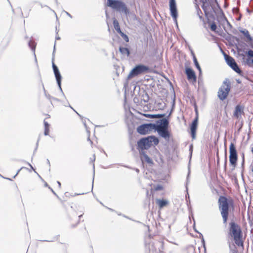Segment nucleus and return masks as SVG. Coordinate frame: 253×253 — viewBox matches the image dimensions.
Returning <instances> with one entry per match:
<instances>
[{
	"label": "nucleus",
	"mask_w": 253,
	"mask_h": 253,
	"mask_svg": "<svg viewBox=\"0 0 253 253\" xmlns=\"http://www.w3.org/2000/svg\"><path fill=\"white\" fill-rule=\"evenodd\" d=\"M171 115V112L168 115L169 118ZM169 120L168 118L160 119L156 121V126L155 130L158 134L166 140H169L170 136L169 131Z\"/></svg>",
	"instance_id": "1"
},
{
	"label": "nucleus",
	"mask_w": 253,
	"mask_h": 253,
	"mask_svg": "<svg viewBox=\"0 0 253 253\" xmlns=\"http://www.w3.org/2000/svg\"><path fill=\"white\" fill-rule=\"evenodd\" d=\"M218 203L220 213L223 218V222L225 224L227 222L229 215V208L230 205L233 204V202L232 200H228L226 197L221 196L218 199Z\"/></svg>",
	"instance_id": "2"
},
{
	"label": "nucleus",
	"mask_w": 253,
	"mask_h": 253,
	"mask_svg": "<svg viewBox=\"0 0 253 253\" xmlns=\"http://www.w3.org/2000/svg\"><path fill=\"white\" fill-rule=\"evenodd\" d=\"M152 142L155 145H157L159 143V139L154 135L148 136L146 137L141 138L137 141V149L140 151H144L147 150L152 145Z\"/></svg>",
	"instance_id": "3"
},
{
	"label": "nucleus",
	"mask_w": 253,
	"mask_h": 253,
	"mask_svg": "<svg viewBox=\"0 0 253 253\" xmlns=\"http://www.w3.org/2000/svg\"><path fill=\"white\" fill-rule=\"evenodd\" d=\"M229 226V234L233 237L235 243L239 246H242V233L240 226L234 221H231Z\"/></svg>",
	"instance_id": "4"
},
{
	"label": "nucleus",
	"mask_w": 253,
	"mask_h": 253,
	"mask_svg": "<svg viewBox=\"0 0 253 253\" xmlns=\"http://www.w3.org/2000/svg\"><path fill=\"white\" fill-rule=\"evenodd\" d=\"M107 5L120 12H123L126 14L128 13V9L125 3L120 0H107Z\"/></svg>",
	"instance_id": "5"
},
{
	"label": "nucleus",
	"mask_w": 253,
	"mask_h": 253,
	"mask_svg": "<svg viewBox=\"0 0 253 253\" xmlns=\"http://www.w3.org/2000/svg\"><path fill=\"white\" fill-rule=\"evenodd\" d=\"M231 89V83L228 79H226L223 82L222 84L219 87L217 92V96L220 100H225Z\"/></svg>",
	"instance_id": "6"
},
{
	"label": "nucleus",
	"mask_w": 253,
	"mask_h": 253,
	"mask_svg": "<svg viewBox=\"0 0 253 253\" xmlns=\"http://www.w3.org/2000/svg\"><path fill=\"white\" fill-rule=\"evenodd\" d=\"M150 68L145 65L139 64L136 65L130 71L127 79H130L139 75L150 72Z\"/></svg>",
	"instance_id": "7"
},
{
	"label": "nucleus",
	"mask_w": 253,
	"mask_h": 253,
	"mask_svg": "<svg viewBox=\"0 0 253 253\" xmlns=\"http://www.w3.org/2000/svg\"><path fill=\"white\" fill-rule=\"evenodd\" d=\"M55 44H56V41L54 42V48H53V51L52 53V67L53 69V71L54 72V74L57 82V85L59 87V88L60 90V91L62 92L63 95L65 96V95L64 94V92L62 90V89L61 88V81H62V76L60 74V71L58 69V68L57 66L54 64V57H55Z\"/></svg>",
	"instance_id": "8"
},
{
	"label": "nucleus",
	"mask_w": 253,
	"mask_h": 253,
	"mask_svg": "<svg viewBox=\"0 0 253 253\" xmlns=\"http://www.w3.org/2000/svg\"><path fill=\"white\" fill-rule=\"evenodd\" d=\"M55 44H56V41L54 42V48H53V51L52 53V67L53 69V71L54 72V74L57 82V85L59 87V88L60 90V91L62 92L63 95L65 96V95L64 94V92L62 90V89L61 88V81H62V76L60 74V71L58 69V68L57 66L54 64V57H55Z\"/></svg>",
	"instance_id": "9"
},
{
	"label": "nucleus",
	"mask_w": 253,
	"mask_h": 253,
	"mask_svg": "<svg viewBox=\"0 0 253 253\" xmlns=\"http://www.w3.org/2000/svg\"><path fill=\"white\" fill-rule=\"evenodd\" d=\"M156 126V123L143 124L140 125L137 128V131L141 135H145L153 129H155Z\"/></svg>",
	"instance_id": "10"
},
{
	"label": "nucleus",
	"mask_w": 253,
	"mask_h": 253,
	"mask_svg": "<svg viewBox=\"0 0 253 253\" xmlns=\"http://www.w3.org/2000/svg\"><path fill=\"white\" fill-rule=\"evenodd\" d=\"M223 54L224 59L227 65L235 72L237 73L239 75H241L242 74V71L240 69L237 63L235 62V59L229 55H227L225 53H223Z\"/></svg>",
	"instance_id": "11"
},
{
	"label": "nucleus",
	"mask_w": 253,
	"mask_h": 253,
	"mask_svg": "<svg viewBox=\"0 0 253 253\" xmlns=\"http://www.w3.org/2000/svg\"><path fill=\"white\" fill-rule=\"evenodd\" d=\"M238 160L237 151L234 143H231L229 146V162L230 164L235 167Z\"/></svg>",
	"instance_id": "12"
},
{
	"label": "nucleus",
	"mask_w": 253,
	"mask_h": 253,
	"mask_svg": "<svg viewBox=\"0 0 253 253\" xmlns=\"http://www.w3.org/2000/svg\"><path fill=\"white\" fill-rule=\"evenodd\" d=\"M169 5L170 15L177 26V18L178 12L175 0H169Z\"/></svg>",
	"instance_id": "13"
},
{
	"label": "nucleus",
	"mask_w": 253,
	"mask_h": 253,
	"mask_svg": "<svg viewBox=\"0 0 253 253\" xmlns=\"http://www.w3.org/2000/svg\"><path fill=\"white\" fill-rule=\"evenodd\" d=\"M185 74L188 80L196 82L197 79L196 75L194 71L192 68L186 67L185 68Z\"/></svg>",
	"instance_id": "14"
},
{
	"label": "nucleus",
	"mask_w": 253,
	"mask_h": 253,
	"mask_svg": "<svg viewBox=\"0 0 253 253\" xmlns=\"http://www.w3.org/2000/svg\"><path fill=\"white\" fill-rule=\"evenodd\" d=\"M198 126V117L195 118L190 125L191 137L193 139L196 138V130Z\"/></svg>",
	"instance_id": "15"
},
{
	"label": "nucleus",
	"mask_w": 253,
	"mask_h": 253,
	"mask_svg": "<svg viewBox=\"0 0 253 253\" xmlns=\"http://www.w3.org/2000/svg\"><path fill=\"white\" fill-rule=\"evenodd\" d=\"M140 159L142 162L145 161L150 165L154 164L153 160L146 154L144 151H140Z\"/></svg>",
	"instance_id": "16"
},
{
	"label": "nucleus",
	"mask_w": 253,
	"mask_h": 253,
	"mask_svg": "<svg viewBox=\"0 0 253 253\" xmlns=\"http://www.w3.org/2000/svg\"><path fill=\"white\" fill-rule=\"evenodd\" d=\"M244 113V107L240 105L236 106L234 112V116L237 118H239L241 115Z\"/></svg>",
	"instance_id": "17"
},
{
	"label": "nucleus",
	"mask_w": 253,
	"mask_h": 253,
	"mask_svg": "<svg viewBox=\"0 0 253 253\" xmlns=\"http://www.w3.org/2000/svg\"><path fill=\"white\" fill-rule=\"evenodd\" d=\"M245 54L248 57L247 63L248 65H250V64H253V50L252 49H249L248 51L245 52Z\"/></svg>",
	"instance_id": "18"
},
{
	"label": "nucleus",
	"mask_w": 253,
	"mask_h": 253,
	"mask_svg": "<svg viewBox=\"0 0 253 253\" xmlns=\"http://www.w3.org/2000/svg\"><path fill=\"white\" fill-rule=\"evenodd\" d=\"M36 44V43L32 40H30L28 42V46L33 52V54L35 57V61L36 64H37V59L35 54Z\"/></svg>",
	"instance_id": "19"
},
{
	"label": "nucleus",
	"mask_w": 253,
	"mask_h": 253,
	"mask_svg": "<svg viewBox=\"0 0 253 253\" xmlns=\"http://www.w3.org/2000/svg\"><path fill=\"white\" fill-rule=\"evenodd\" d=\"M213 1H214V2L216 4V5H217V7L219 8V9L220 11H221V14H222V15H223L224 16V13H223V11H222V9H221V8H220V7L219 4H218V3L217 0H209V5H210L211 6V8H212V9L214 13H215V12H215V9H214V7Z\"/></svg>",
	"instance_id": "20"
},
{
	"label": "nucleus",
	"mask_w": 253,
	"mask_h": 253,
	"mask_svg": "<svg viewBox=\"0 0 253 253\" xmlns=\"http://www.w3.org/2000/svg\"><path fill=\"white\" fill-rule=\"evenodd\" d=\"M157 204L160 208H162L168 204V201L164 199H157Z\"/></svg>",
	"instance_id": "21"
},
{
	"label": "nucleus",
	"mask_w": 253,
	"mask_h": 253,
	"mask_svg": "<svg viewBox=\"0 0 253 253\" xmlns=\"http://www.w3.org/2000/svg\"><path fill=\"white\" fill-rule=\"evenodd\" d=\"M192 53L193 54V62H194V63L196 67V68L198 70L199 72V76H201V74H202V69H201V68L198 62V60L196 57V56H195L194 53L192 52Z\"/></svg>",
	"instance_id": "22"
},
{
	"label": "nucleus",
	"mask_w": 253,
	"mask_h": 253,
	"mask_svg": "<svg viewBox=\"0 0 253 253\" xmlns=\"http://www.w3.org/2000/svg\"><path fill=\"white\" fill-rule=\"evenodd\" d=\"M200 1L203 3L202 8L204 11L205 14L206 16H207L208 14V12L207 11V7L209 6V4L207 3L208 0H200Z\"/></svg>",
	"instance_id": "23"
},
{
	"label": "nucleus",
	"mask_w": 253,
	"mask_h": 253,
	"mask_svg": "<svg viewBox=\"0 0 253 253\" xmlns=\"http://www.w3.org/2000/svg\"><path fill=\"white\" fill-rule=\"evenodd\" d=\"M147 118H159L162 117H165L166 114H146L144 115Z\"/></svg>",
	"instance_id": "24"
},
{
	"label": "nucleus",
	"mask_w": 253,
	"mask_h": 253,
	"mask_svg": "<svg viewBox=\"0 0 253 253\" xmlns=\"http://www.w3.org/2000/svg\"><path fill=\"white\" fill-rule=\"evenodd\" d=\"M119 51L122 54L126 55L127 56L130 54V51L129 49L126 47H120Z\"/></svg>",
	"instance_id": "25"
},
{
	"label": "nucleus",
	"mask_w": 253,
	"mask_h": 253,
	"mask_svg": "<svg viewBox=\"0 0 253 253\" xmlns=\"http://www.w3.org/2000/svg\"><path fill=\"white\" fill-rule=\"evenodd\" d=\"M239 31L245 36V37L248 39V41L252 40V37L250 36L249 31L247 30L241 29Z\"/></svg>",
	"instance_id": "26"
},
{
	"label": "nucleus",
	"mask_w": 253,
	"mask_h": 253,
	"mask_svg": "<svg viewBox=\"0 0 253 253\" xmlns=\"http://www.w3.org/2000/svg\"><path fill=\"white\" fill-rule=\"evenodd\" d=\"M113 25L115 30L118 33L122 31L119 26V22L116 19H114L113 20Z\"/></svg>",
	"instance_id": "27"
},
{
	"label": "nucleus",
	"mask_w": 253,
	"mask_h": 253,
	"mask_svg": "<svg viewBox=\"0 0 253 253\" xmlns=\"http://www.w3.org/2000/svg\"><path fill=\"white\" fill-rule=\"evenodd\" d=\"M142 97V98L141 100H142L144 102L147 103L148 102L149 100V96L147 92L144 91V93L143 94Z\"/></svg>",
	"instance_id": "28"
},
{
	"label": "nucleus",
	"mask_w": 253,
	"mask_h": 253,
	"mask_svg": "<svg viewBox=\"0 0 253 253\" xmlns=\"http://www.w3.org/2000/svg\"><path fill=\"white\" fill-rule=\"evenodd\" d=\"M196 10H197V14L199 16V18L201 20H203V17L201 15V14H202V12L197 4L196 5Z\"/></svg>",
	"instance_id": "29"
},
{
	"label": "nucleus",
	"mask_w": 253,
	"mask_h": 253,
	"mask_svg": "<svg viewBox=\"0 0 253 253\" xmlns=\"http://www.w3.org/2000/svg\"><path fill=\"white\" fill-rule=\"evenodd\" d=\"M119 34H120V35L122 36V37L123 38V39L126 42H128L129 41V38L128 37V36L126 34H125L124 33H123L122 31H121V32H120Z\"/></svg>",
	"instance_id": "30"
},
{
	"label": "nucleus",
	"mask_w": 253,
	"mask_h": 253,
	"mask_svg": "<svg viewBox=\"0 0 253 253\" xmlns=\"http://www.w3.org/2000/svg\"><path fill=\"white\" fill-rule=\"evenodd\" d=\"M217 28L215 22H213L210 25V29L212 31H215Z\"/></svg>",
	"instance_id": "31"
},
{
	"label": "nucleus",
	"mask_w": 253,
	"mask_h": 253,
	"mask_svg": "<svg viewBox=\"0 0 253 253\" xmlns=\"http://www.w3.org/2000/svg\"><path fill=\"white\" fill-rule=\"evenodd\" d=\"M190 174V167H188V174H187V178H186V186L187 185L188 182H189ZM186 189L187 190V186H186Z\"/></svg>",
	"instance_id": "32"
},
{
	"label": "nucleus",
	"mask_w": 253,
	"mask_h": 253,
	"mask_svg": "<svg viewBox=\"0 0 253 253\" xmlns=\"http://www.w3.org/2000/svg\"><path fill=\"white\" fill-rule=\"evenodd\" d=\"M45 94V96L49 100H51V99H53V100H57V101H59V100L58 99H56L53 97H52L51 96H50L49 94H47L46 93L44 94Z\"/></svg>",
	"instance_id": "33"
},
{
	"label": "nucleus",
	"mask_w": 253,
	"mask_h": 253,
	"mask_svg": "<svg viewBox=\"0 0 253 253\" xmlns=\"http://www.w3.org/2000/svg\"><path fill=\"white\" fill-rule=\"evenodd\" d=\"M163 186L160 184L157 185L155 187V190L156 191L161 190L163 189Z\"/></svg>",
	"instance_id": "34"
},
{
	"label": "nucleus",
	"mask_w": 253,
	"mask_h": 253,
	"mask_svg": "<svg viewBox=\"0 0 253 253\" xmlns=\"http://www.w3.org/2000/svg\"><path fill=\"white\" fill-rule=\"evenodd\" d=\"M157 106L160 109H162V108H163L165 106V104L163 103H162V102H160V103H158Z\"/></svg>",
	"instance_id": "35"
},
{
	"label": "nucleus",
	"mask_w": 253,
	"mask_h": 253,
	"mask_svg": "<svg viewBox=\"0 0 253 253\" xmlns=\"http://www.w3.org/2000/svg\"><path fill=\"white\" fill-rule=\"evenodd\" d=\"M227 151H226V149H225V162H224V168H226V165H227Z\"/></svg>",
	"instance_id": "36"
},
{
	"label": "nucleus",
	"mask_w": 253,
	"mask_h": 253,
	"mask_svg": "<svg viewBox=\"0 0 253 253\" xmlns=\"http://www.w3.org/2000/svg\"><path fill=\"white\" fill-rule=\"evenodd\" d=\"M49 132V128H44V134L45 135H48Z\"/></svg>",
	"instance_id": "37"
},
{
	"label": "nucleus",
	"mask_w": 253,
	"mask_h": 253,
	"mask_svg": "<svg viewBox=\"0 0 253 253\" xmlns=\"http://www.w3.org/2000/svg\"><path fill=\"white\" fill-rule=\"evenodd\" d=\"M44 128H49V124L47 122H46L45 120L44 121Z\"/></svg>",
	"instance_id": "38"
},
{
	"label": "nucleus",
	"mask_w": 253,
	"mask_h": 253,
	"mask_svg": "<svg viewBox=\"0 0 253 253\" xmlns=\"http://www.w3.org/2000/svg\"><path fill=\"white\" fill-rule=\"evenodd\" d=\"M82 216H83V215H82V214H81V215H79V216H78V217H79V219H78V222H77V224H76V225H72V227H73V228H74V227H75L76 226V225H77L79 223L80 218L81 217H82Z\"/></svg>",
	"instance_id": "39"
},
{
	"label": "nucleus",
	"mask_w": 253,
	"mask_h": 253,
	"mask_svg": "<svg viewBox=\"0 0 253 253\" xmlns=\"http://www.w3.org/2000/svg\"><path fill=\"white\" fill-rule=\"evenodd\" d=\"M222 16L226 19V21H227V24L228 25H229L230 27H232L231 26V24L229 23V22L227 20V19L226 18V17H225V15H224V16L223 15H222Z\"/></svg>",
	"instance_id": "40"
},
{
	"label": "nucleus",
	"mask_w": 253,
	"mask_h": 253,
	"mask_svg": "<svg viewBox=\"0 0 253 253\" xmlns=\"http://www.w3.org/2000/svg\"><path fill=\"white\" fill-rule=\"evenodd\" d=\"M249 41H250L251 42L250 46L253 49V38H252V40H249Z\"/></svg>",
	"instance_id": "41"
},
{
	"label": "nucleus",
	"mask_w": 253,
	"mask_h": 253,
	"mask_svg": "<svg viewBox=\"0 0 253 253\" xmlns=\"http://www.w3.org/2000/svg\"><path fill=\"white\" fill-rule=\"evenodd\" d=\"M200 235H201L202 236V243L203 244L204 246H205V240H204V237H203V235H202L201 233H200Z\"/></svg>",
	"instance_id": "42"
},
{
	"label": "nucleus",
	"mask_w": 253,
	"mask_h": 253,
	"mask_svg": "<svg viewBox=\"0 0 253 253\" xmlns=\"http://www.w3.org/2000/svg\"><path fill=\"white\" fill-rule=\"evenodd\" d=\"M23 168H21V169H20L17 172V173H16V174L13 176V178H15V177L17 175V174L19 173V172H20V171L21 170V169H22Z\"/></svg>",
	"instance_id": "43"
},
{
	"label": "nucleus",
	"mask_w": 253,
	"mask_h": 253,
	"mask_svg": "<svg viewBox=\"0 0 253 253\" xmlns=\"http://www.w3.org/2000/svg\"><path fill=\"white\" fill-rule=\"evenodd\" d=\"M66 14L71 18H72V16L68 12H66Z\"/></svg>",
	"instance_id": "44"
},
{
	"label": "nucleus",
	"mask_w": 253,
	"mask_h": 253,
	"mask_svg": "<svg viewBox=\"0 0 253 253\" xmlns=\"http://www.w3.org/2000/svg\"><path fill=\"white\" fill-rule=\"evenodd\" d=\"M28 165L30 167V168H31L32 169H33L34 170V171H35V172H36V171H35V170L34 169V168L33 167V166H32L30 163H28Z\"/></svg>",
	"instance_id": "45"
},
{
	"label": "nucleus",
	"mask_w": 253,
	"mask_h": 253,
	"mask_svg": "<svg viewBox=\"0 0 253 253\" xmlns=\"http://www.w3.org/2000/svg\"><path fill=\"white\" fill-rule=\"evenodd\" d=\"M69 107H70L71 108H72V109H73L75 112H76V113H77V114H78V115L80 117H81V116L79 114H78V113H77V112H76V111H75V110H74V109L72 107V106H70V105H69Z\"/></svg>",
	"instance_id": "46"
},
{
	"label": "nucleus",
	"mask_w": 253,
	"mask_h": 253,
	"mask_svg": "<svg viewBox=\"0 0 253 253\" xmlns=\"http://www.w3.org/2000/svg\"><path fill=\"white\" fill-rule=\"evenodd\" d=\"M49 188L51 190V191H52V192L55 195H57L56 193L53 191V190L50 187H49Z\"/></svg>",
	"instance_id": "47"
},
{
	"label": "nucleus",
	"mask_w": 253,
	"mask_h": 253,
	"mask_svg": "<svg viewBox=\"0 0 253 253\" xmlns=\"http://www.w3.org/2000/svg\"><path fill=\"white\" fill-rule=\"evenodd\" d=\"M134 169L135 170V171L137 172V173H139V169L137 168H135Z\"/></svg>",
	"instance_id": "48"
},
{
	"label": "nucleus",
	"mask_w": 253,
	"mask_h": 253,
	"mask_svg": "<svg viewBox=\"0 0 253 253\" xmlns=\"http://www.w3.org/2000/svg\"><path fill=\"white\" fill-rule=\"evenodd\" d=\"M42 87H43V90L44 93V94H45V93H46V90H45V88H44V85H43V84H42Z\"/></svg>",
	"instance_id": "49"
},
{
	"label": "nucleus",
	"mask_w": 253,
	"mask_h": 253,
	"mask_svg": "<svg viewBox=\"0 0 253 253\" xmlns=\"http://www.w3.org/2000/svg\"><path fill=\"white\" fill-rule=\"evenodd\" d=\"M41 241H42V242H52L53 240H41Z\"/></svg>",
	"instance_id": "50"
},
{
	"label": "nucleus",
	"mask_w": 253,
	"mask_h": 253,
	"mask_svg": "<svg viewBox=\"0 0 253 253\" xmlns=\"http://www.w3.org/2000/svg\"><path fill=\"white\" fill-rule=\"evenodd\" d=\"M55 39L56 40H59L60 39V38L59 37V36L58 35V36H56V37H55Z\"/></svg>",
	"instance_id": "51"
},
{
	"label": "nucleus",
	"mask_w": 253,
	"mask_h": 253,
	"mask_svg": "<svg viewBox=\"0 0 253 253\" xmlns=\"http://www.w3.org/2000/svg\"><path fill=\"white\" fill-rule=\"evenodd\" d=\"M83 123H84V127H85L86 128V129H87V125H86V124L85 122H84V121H83Z\"/></svg>",
	"instance_id": "52"
},
{
	"label": "nucleus",
	"mask_w": 253,
	"mask_h": 253,
	"mask_svg": "<svg viewBox=\"0 0 253 253\" xmlns=\"http://www.w3.org/2000/svg\"><path fill=\"white\" fill-rule=\"evenodd\" d=\"M39 139L38 140L37 142V146H36V148L35 150V151H36L37 149V148H38V143H39Z\"/></svg>",
	"instance_id": "53"
},
{
	"label": "nucleus",
	"mask_w": 253,
	"mask_h": 253,
	"mask_svg": "<svg viewBox=\"0 0 253 253\" xmlns=\"http://www.w3.org/2000/svg\"><path fill=\"white\" fill-rule=\"evenodd\" d=\"M57 183L59 187H61V183L59 181H57Z\"/></svg>",
	"instance_id": "54"
},
{
	"label": "nucleus",
	"mask_w": 253,
	"mask_h": 253,
	"mask_svg": "<svg viewBox=\"0 0 253 253\" xmlns=\"http://www.w3.org/2000/svg\"><path fill=\"white\" fill-rule=\"evenodd\" d=\"M236 81L239 84H240L241 83V81L239 79L236 80Z\"/></svg>",
	"instance_id": "55"
},
{
	"label": "nucleus",
	"mask_w": 253,
	"mask_h": 253,
	"mask_svg": "<svg viewBox=\"0 0 253 253\" xmlns=\"http://www.w3.org/2000/svg\"><path fill=\"white\" fill-rule=\"evenodd\" d=\"M95 155H94L93 156V159L91 161L93 162V161H95Z\"/></svg>",
	"instance_id": "56"
},
{
	"label": "nucleus",
	"mask_w": 253,
	"mask_h": 253,
	"mask_svg": "<svg viewBox=\"0 0 253 253\" xmlns=\"http://www.w3.org/2000/svg\"><path fill=\"white\" fill-rule=\"evenodd\" d=\"M47 163H48V164H49V165H50V162H49V161L48 159L47 160Z\"/></svg>",
	"instance_id": "57"
},
{
	"label": "nucleus",
	"mask_w": 253,
	"mask_h": 253,
	"mask_svg": "<svg viewBox=\"0 0 253 253\" xmlns=\"http://www.w3.org/2000/svg\"><path fill=\"white\" fill-rule=\"evenodd\" d=\"M87 140H88V141H90L91 143H92V141L90 140V138H89V137H88Z\"/></svg>",
	"instance_id": "58"
},
{
	"label": "nucleus",
	"mask_w": 253,
	"mask_h": 253,
	"mask_svg": "<svg viewBox=\"0 0 253 253\" xmlns=\"http://www.w3.org/2000/svg\"><path fill=\"white\" fill-rule=\"evenodd\" d=\"M93 180H94V178H93ZM93 181H92V189H93Z\"/></svg>",
	"instance_id": "59"
},
{
	"label": "nucleus",
	"mask_w": 253,
	"mask_h": 253,
	"mask_svg": "<svg viewBox=\"0 0 253 253\" xmlns=\"http://www.w3.org/2000/svg\"><path fill=\"white\" fill-rule=\"evenodd\" d=\"M6 179L9 180H12L11 179L9 178H5Z\"/></svg>",
	"instance_id": "60"
},
{
	"label": "nucleus",
	"mask_w": 253,
	"mask_h": 253,
	"mask_svg": "<svg viewBox=\"0 0 253 253\" xmlns=\"http://www.w3.org/2000/svg\"><path fill=\"white\" fill-rule=\"evenodd\" d=\"M251 152L253 154V147L251 149Z\"/></svg>",
	"instance_id": "61"
},
{
	"label": "nucleus",
	"mask_w": 253,
	"mask_h": 253,
	"mask_svg": "<svg viewBox=\"0 0 253 253\" xmlns=\"http://www.w3.org/2000/svg\"><path fill=\"white\" fill-rule=\"evenodd\" d=\"M44 185H45V186H48V184H47V183H45V184H44Z\"/></svg>",
	"instance_id": "62"
},
{
	"label": "nucleus",
	"mask_w": 253,
	"mask_h": 253,
	"mask_svg": "<svg viewBox=\"0 0 253 253\" xmlns=\"http://www.w3.org/2000/svg\"><path fill=\"white\" fill-rule=\"evenodd\" d=\"M244 160L243 159V162H242V164L243 165V164H244Z\"/></svg>",
	"instance_id": "63"
},
{
	"label": "nucleus",
	"mask_w": 253,
	"mask_h": 253,
	"mask_svg": "<svg viewBox=\"0 0 253 253\" xmlns=\"http://www.w3.org/2000/svg\"><path fill=\"white\" fill-rule=\"evenodd\" d=\"M93 169H94L95 166H94V164H93Z\"/></svg>",
	"instance_id": "64"
}]
</instances>
